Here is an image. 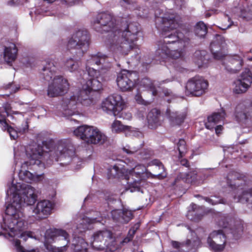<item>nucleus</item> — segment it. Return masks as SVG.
I'll return each mask as SVG.
<instances>
[{
    "instance_id": "f257e3e1",
    "label": "nucleus",
    "mask_w": 252,
    "mask_h": 252,
    "mask_svg": "<svg viewBox=\"0 0 252 252\" xmlns=\"http://www.w3.org/2000/svg\"><path fill=\"white\" fill-rule=\"evenodd\" d=\"M6 194L11 198L5 210L6 216L1 224V228L9 229L10 236H20L25 240L26 236L32 237L31 231H24L28 222L24 219L23 208L25 204L32 205L35 202L37 198L35 189L30 185L15 184L13 181L8 185Z\"/></svg>"
},
{
    "instance_id": "f03ea898",
    "label": "nucleus",
    "mask_w": 252,
    "mask_h": 252,
    "mask_svg": "<svg viewBox=\"0 0 252 252\" xmlns=\"http://www.w3.org/2000/svg\"><path fill=\"white\" fill-rule=\"evenodd\" d=\"M29 161L22 163L21 169L19 172L20 179L27 183L39 182L43 179V174L33 175L26 168L30 165H36L41 169L52 164L54 162L60 161V164L66 165L72 161L75 155V150L71 144L65 141L58 142L49 152H45L43 147L35 144L30 146L26 150Z\"/></svg>"
},
{
    "instance_id": "7ed1b4c3",
    "label": "nucleus",
    "mask_w": 252,
    "mask_h": 252,
    "mask_svg": "<svg viewBox=\"0 0 252 252\" xmlns=\"http://www.w3.org/2000/svg\"><path fill=\"white\" fill-rule=\"evenodd\" d=\"M174 14H166L163 17H158L156 22H160L159 28L162 30L163 38L158 42L156 56L159 58L167 57L176 59L182 57L185 48L189 44V38L182 32L176 31L180 24Z\"/></svg>"
},
{
    "instance_id": "20e7f679",
    "label": "nucleus",
    "mask_w": 252,
    "mask_h": 252,
    "mask_svg": "<svg viewBox=\"0 0 252 252\" xmlns=\"http://www.w3.org/2000/svg\"><path fill=\"white\" fill-rule=\"evenodd\" d=\"M140 31L138 23H129L126 28L117 30L110 34L108 40L109 49L116 56H123L128 54L134 47V42L137 39V34Z\"/></svg>"
},
{
    "instance_id": "39448f33",
    "label": "nucleus",
    "mask_w": 252,
    "mask_h": 252,
    "mask_svg": "<svg viewBox=\"0 0 252 252\" xmlns=\"http://www.w3.org/2000/svg\"><path fill=\"white\" fill-rule=\"evenodd\" d=\"M89 41V36L86 30H79L74 33L68 42L67 48L72 54L76 56L75 59L69 58L64 62L65 67L70 72L76 70L80 65L77 59L86 51Z\"/></svg>"
},
{
    "instance_id": "423d86ee",
    "label": "nucleus",
    "mask_w": 252,
    "mask_h": 252,
    "mask_svg": "<svg viewBox=\"0 0 252 252\" xmlns=\"http://www.w3.org/2000/svg\"><path fill=\"white\" fill-rule=\"evenodd\" d=\"M57 70L55 62L52 60L46 61L42 69V74L45 80L49 81L53 78L47 90V94L50 97L63 95L69 89V84L65 78L61 75H55Z\"/></svg>"
},
{
    "instance_id": "0eeeda50",
    "label": "nucleus",
    "mask_w": 252,
    "mask_h": 252,
    "mask_svg": "<svg viewBox=\"0 0 252 252\" xmlns=\"http://www.w3.org/2000/svg\"><path fill=\"white\" fill-rule=\"evenodd\" d=\"M80 103L84 105L89 106L94 103L92 98H90L87 91L82 90L73 92L72 94L63 98L62 107L64 110L63 114L65 117L77 115V110Z\"/></svg>"
},
{
    "instance_id": "6e6552de",
    "label": "nucleus",
    "mask_w": 252,
    "mask_h": 252,
    "mask_svg": "<svg viewBox=\"0 0 252 252\" xmlns=\"http://www.w3.org/2000/svg\"><path fill=\"white\" fill-rule=\"evenodd\" d=\"M125 102L122 96L118 94H114L108 96L103 101L101 107L104 111L107 113L113 115L115 116L123 117V113L120 112L125 108Z\"/></svg>"
},
{
    "instance_id": "1a4fd4ad",
    "label": "nucleus",
    "mask_w": 252,
    "mask_h": 252,
    "mask_svg": "<svg viewBox=\"0 0 252 252\" xmlns=\"http://www.w3.org/2000/svg\"><path fill=\"white\" fill-rule=\"evenodd\" d=\"M146 170V167L143 165H137L131 169L126 170L125 178L127 181L129 186L128 190L131 192L140 190L141 181L143 179V175Z\"/></svg>"
},
{
    "instance_id": "9d476101",
    "label": "nucleus",
    "mask_w": 252,
    "mask_h": 252,
    "mask_svg": "<svg viewBox=\"0 0 252 252\" xmlns=\"http://www.w3.org/2000/svg\"><path fill=\"white\" fill-rule=\"evenodd\" d=\"M94 28L98 32H108V38L107 44L109 47L108 40L110 34L117 30L118 27L114 26V22L113 16L109 13L103 12L97 15L93 24Z\"/></svg>"
},
{
    "instance_id": "9b49d317",
    "label": "nucleus",
    "mask_w": 252,
    "mask_h": 252,
    "mask_svg": "<svg viewBox=\"0 0 252 252\" xmlns=\"http://www.w3.org/2000/svg\"><path fill=\"white\" fill-rule=\"evenodd\" d=\"M107 72H100L97 71L94 68H89L88 74L89 78L86 82L87 90H83L87 91L88 94L90 97L91 91H97L102 89V83L105 81L107 77Z\"/></svg>"
},
{
    "instance_id": "f8f14e48",
    "label": "nucleus",
    "mask_w": 252,
    "mask_h": 252,
    "mask_svg": "<svg viewBox=\"0 0 252 252\" xmlns=\"http://www.w3.org/2000/svg\"><path fill=\"white\" fill-rule=\"evenodd\" d=\"M92 238V246L97 251H102L108 248L111 243L114 242L111 231L106 229L95 231L93 235Z\"/></svg>"
},
{
    "instance_id": "ddd939ff",
    "label": "nucleus",
    "mask_w": 252,
    "mask_h": 252,
    "mask_svg": "<svg viewBox=\"0 0 252 252\" xmlns=\"http://www.w3.org/2000/svg\"><path fill=\"white\" fill-rule=\"evenodd\" d=\"M234 119L247 127L252 126V102L247 105L244 102L238 104L234 112Z\"/></svg>"
},
{
    "instance_id": "4468645a",
    "label": "nucleus",
    "mask_w": 252,
    "mask_h": 252,
    "mask_svg": "<svg viewBox=\"0 0 252 252\" xmlns=\"http://www.w3.org/2000/svg\"><path fill=\"white\" fill-rule=\"evenodd\" d=\"M208 86L207 81L201 77L196 76L188 81L185 87V92L188 95L199 96L205 93Z\"/></svg>"
},
{
    "instance_id": "2eb2a0df",
    "label": "nucleus",
    "mask_w": 252,
    "mask_h": 252,
    "mask_svg": "<svg viewBox=\"0 0 252 252\" xmlns=\"http://www.w3.org/2000/svg\"><path fill=\"white\" fill-rule=\"evenodd\" d=\"M137 79L136 72L124 70L118 75L117 83L122 92H129L135 88Z\"/></svg>"
},
{
    "instance_id": "dca6fc26",
    "label": "nucleus",
    "mask_w": 252,
    "mask_h": 252,
    "mask_svg": "<svg viewBox=\"0 0 252 252\" xmlns=\"http://www.w3.org/2000/svg\"><path fill=\"white\" fill-rule=\"evenodd\" d=\"M45 239L48 242H58L62 241L64 243V246L55 248L56 252H63L65 251L69 242L68 233L62 229H50L46 231L45 235Z\"/></svg>"
},
{
    "instance_id": "f3484780",
    "label": "nucleus",
    "mask_w": 252,
    "mask_h": 252,
    "mask_svg": "<svg viewBox=\"0 0 252 252\" xmlns=\"http://www.w3.org/2000/svg\"><path fill=\"white\" fill-rule=\"evenodd\" d=\"M225 242V236L220 230L213 231L207 238V244L209 248L216 252L222 251Z\"/></svg>"
},
{
    "instance_id": "a211bd4d",
    "label": "nucleus",
    "mask_w": 252,
    "mask_h": 252,
    "mask_svg": "<svg viewBox=\"0 0 252 252\" xmlns=\"http://www.w3.org/2000/svg\"><path fill=\"white\" fill-rule=\"evenodd\" d=\"M94 65H101L98 71L100 72H108L111 68V64L108 61L107 56L100 53L91 56L87 60L86 63L87 71H88L89 68H92L91 66Z\"/></svg>"
},
{
    "instance_id": "6ab92c4d",
    "label": "nucleus",
    "mask_w": 252,
    "mask_h": 252,
    "mask_svg": "<svg viewBox=\"0 0 252 252\" xmlns=\"http://www.w3.org/2000/svg\"><path fill=\"white\" fill-rule=\"evenodd\" d=\"M53 204L48 200H40L32 208L33 216L37 220L47 218L52 213Z\"/></svg>"
},
{
    "instance_id": "aec40b11",
    "label": "nucleus",
    "mask_w": 252,
    "mask_h": 252,
    "mask_svg": "<svg viewBox=\"0 0 252 252\" xmlns=\"http://www.w3.org/2000/svg\"><path fill=\"white\" fill-rule=\"evenodd\" d=\"M252 83V73L249 69L246 68L242 73L241 78L235 82L233 92L237 94L244 93L247 91Z\"/></svg>"
},
{
    "instance_id": "412c9836",
    "label": "nucleus",
    "mask_w": 252,
    "mask_h": 252,
    "mask_svg": "<svg viewBox=\"0 0 252 252\" xmlns=\"http://www.w3.org/2000/svg\"><path fill=\"white\" fill-rule=\"evenodd\" d=\"M244 176L235 171L230 172L227 176V186L232 189H242L245 184Z\"/></svg>"
},
{
    "instance_id": "4be33fe9",
    "label": "nucleus",
    "mask_w": 252,
    "mask_h": 252,
    "mask_svg": "<svg viewBox=\"0 0 252 252\" xmlns=\"http://www.w3.org/2000/svg\"><path fill=\"white\" fill-rule=\"evenodd\" d=\"M242 63L243 61L241 57L234 55L225 58L223 65L226 70L233 73L237 72L241 69Z\"/></svg>"
},
{
    "instance_id": "5701e85b",
    "label": "nucleus",
    "mask_w": 252,
    "mask_h": 252,
    "mask_svg": "<svg viewBox=\"0 0 252 252\" xmlns=\"http://www.w3.org/2000/svg\"><path fill=\"white\" fill-rule=\"evenodd\" d=\"M225 45V40L224 38L220 35H217L210 44L211 50L214 58L217 60H220L223 57V54L220 50L223 48Z\"/></svg>"
},
{
    "instance_id": "b1692460",
    "label": "nucleus",
    "mask_w": 252,
    "mask_h": 252,
    "mask_svg": "<svg viewBox=\"0 0 252 252\" xmlns=\"http://www.w3.org/2000/svg\"><path fill=\"white\" fill-rule=\"evenodd\" d=\"M111 129L113 132L119 133L122 131H126V136L140 137L142 133L131 126H124L117 120H115L111 125Z\"/></svg>"
},
{
    "instance_id": "393cba45",
    "label": "nucleus",
    "mask_w": 252,
    "mask_h": 252,
    "mask_svg": "<svg viewBox=\"0 0 252 252\" xmlns=\"http://www.w3.org/2000/svg\"><path fill=\"white\" fill-rule=\"evenodd\" d=\"M86 143L91 144H102L107 139L105 134L102 133L97 128L93 126Z\"/></svg>"
},
{
    "instance_id": "a878e982",
    "label": "nucleus",
    "mask_w": 252,
    "mask_h": 252,
    "mask_svg": "<svg viewBox=\"0 0 252 252\" xmlns=\"http://www.w3.org/2000/svg\"><path fill=\"white\" fill-rule=\"evenodd\" d=\"M204 214V208L202 206L192 203L189 207L187 217L190 220L198 221L202 219Z\"/></svg>"
},
{
    "instance_id": "bb28decb",
    "label": "nucleus",
    "mask_w": 252,
    "mask_h": 252,
    "mask_svg": "<svg viewBox=\"0 0 252 252\" xmlns=\"http://www.w3.org/2000/svg\"><path fill=\"white\" fill-rule=\"evenodd\" d=\"M6 231H8V233L5 234V237L7 238L10 241L12 242V244L13 246L15 247L17 251L18 252H37L38 249H33L31 250H27L25 249L23 247H22L21 245V243L20 240L18 238H21V237L19 236H10L9 235V233L10 232V230L9 229L5 230ZM32 233V237H27L26 236L25 237V238H26V240H24L23 238H22V239H23L24 241H26L28 238H34L33 236V233Z\"/></svg>"
},
{
    "instance_id": "cd10ccee",
    "label": "nucleus",
    "mask_w": 252,
    "mask_h": 252,
    "mask_svg": "<svg viewBox=\"0 0 252 252\" xmlns=\"http://www.w3.org/2000/svg\"><path fill=\"white\" fill-rule=\"evenodd\" d=\"M225 116L224 110L222 109L219 112L213 113L208 117L207 122L205 123L206 127L209 129L214 128L216 125L224 120Z\"/></svg>"
},
{
    "instance_id": "c85d7f7f",
    "label": "nucleus",
    "mask_w": 252,
    "mask_h": 252,
    "mask_svg": "<svg viewBox=\"0 0 252 252\" xmlns=\"http://www.w3.org/2000/svg\"><path fill=\"white\" fill-rule=\"evenodd\" d=\"M101 220V218H98L97 217L90 218L86 217L83 218L81 222L76 226V229L74 231V233L76 234L82 233L89 228V226L90 224L97 222H100Z\"/></svg>"
},
{
    "instance_id": "c756f323",
    "label": "nucleus",
    "mask_w": 252,
    "mask_h": 252,
    "mask_svg": "<svg viewBox=\"0 0 252 252\" xmlns=\"http://www.w3.org/2000/svg\"><path fill=\"white\" fill-rule=\"evenodd\" d=\"M160 111L157 109H152L147 116L148 126L151 128H155L160 125Z\"/></svg>"
},
{
    "instance_id": "7c9ffc66",
    "label": "nucleus",
    "mask_w": 252,
    "mask_h": 252,
    "mask_svg": "<svg viewBox=\"0 0 252 252\" xmlns=\"http://www.w3.org/2000/svg\"><path fill=\"white\" fill-rule=\"evenodd\" d=\"M233 198L235 202L247 203L252 207V188L243 189L238 196L234 195Z\"/></svg>"
},
{
    "instance_id": "2f4dec72",
    "label": "nucleus",
    "mask_w": 252,
    "mask_h": 252,
    "mask_svg": "<svg viewBox=\"0 0 252 252\" xmlns=\"http://www.w3.org/2000/svg\"><path fill=\"white\" fill-rule=\"evenodd\" d=\"M166 113L173 126L181 125L186 117V114L185 112H171L169 109L167 110Z\"/></svg>"
},
{
    "instance_id": "473e14b6",
    "label": "nucleus",
    "mask_w": 252,
    "mask_h": 252,
    "mask_svg": "<svg viewBox=\"0 0 252 252\" xmlns=\"http://www.w3.org/2000/svg\"><path fill=\"white\" fill-rule=\"evenodd\" d=\"M191 239H188L185 243L186 247L190 252H195L200 245L201 241L196 233L191 231Z\"/></svg>"
},
{
    "instance_id": "72a5a7b5",
    "label": "nucleus",
    "mask_w": 252,
    "mask_h": 252,
    "mask_svg": "<svg viewBox=\"0 0 252 252\" xmlns=\"http://www.w3.org/2000/svg\"><path fill=\"white\" fill-rule=\"evenodd\" d=\"M70 247L75 252H87L88 244L81 237H74L72 241Z\"/></svg>"
},
{
    "instance_id": "f704fd0d",
    "label": "nucleus",
    "mask_w": 252,
    "mask_h": 252,
    "mask_svg": "<svg viewBox=\"0 0 252 252\" xmlns=\"http://www.w3.org/2000/svg\"><path fill=\"white\" fill-rule=\"evenodd\" d=\"M93 126L87 125H83L78 126L74 131V134L82 139L85 142L87 143V138L89 136Z\"/></svg>"
},
{
    "instance_id": "c9c22d12",
    "label": "nucleus",
    "mask_w": 252,
    "mask_h": 252,
    "mask_svg": "<svg viewBox=\"0 0 252 252\" xmlns=\"http://www.w3.org/2000/svg\"><path fill=\"white\" fill-rule=\"evenodd\" d=\"M17 50L14 44H11L9 46L5 47L3 52V58L8 63L13 62L16 57Z\"/></svg>"
},
{
    "instance_id": "e433bc0d",
    "label": "nucleus",
    "mask_w": 252,
    "mask_h": 252,
    "mask_svg": "<svg viewBox=\"0 0 252 252\" xmlns=\"http://www.w3.org/2000/svg\"><path fill=\"white\" fill-rule=\"evenodd\" d=\"M243 224L241 221H237L230 228V233L235 239L240 238L243 233Z\"/></svg>"
},
{
    "instance_id": "4c0bfd02",
    "label": "nucleus",
    "mask_w": 252,
    "mask_h": 252,
    "mask_svg": "<svg viewBox=\"0 0 252 252\" xmlns=\"http://www.w3.org/2000/svg\"><path fill=\"white\" fill-rule=\"evenodd\" d=\"M216 220L217 221L218 225L222 227L226 228L231 221V218L226 214H222L219 213L215 216Z\"/></svg>"
},
{
    "instance_id": "58836bf2",
    "label": "nucleus",
    "mask_w": 252,
    "mask_h": 252,
    "mask_svg": "<svg viewBox=\"0 0 252 252\" xmlns=\"http://www.w3.org/2000/svg\"><path fill=\"white\" fill-rule=\"evenodd\" d=\"M194 32L196 35L203 38L207 32V28L206 25L202 22H198L194 28Z\"/></svg>"
},
{
    "instance_id": "ea45409f",
    "label": "nucleus",
    "mask_w": 252,
    "mask_h": 252,
    "mask_svg": "<svg viewBox=\"0 0 252 252\" xmlns=\"http://www.w3.org/2000/svg\"><path fill=\"white\" fill-rule=\"evenodd\" d=\"M195 57L197 58L195 63L198 65L199 67L203 66L207 61L205 55V52L197 51L195 53Z\"/></svg>"
},
{
    "instance_id": "a19ab883",
    "label": "nucleus",
    "mask_w": 252,
    "mask_h": 252,
    "mask_svg": "<svg viewBox=\"0 0 252 252\" xmlns=\"http://www.w3.org/2000/svg\"><path fill=\"white\" fill-rule=\"evenodd\" d=\"M177 148L179 153V158L185 156L188 152L186 142L183 139H180L177 143Z\"/></svg>"
},
{
    "instance_id": "79ce46f5",
    "label": "nucleus",
    "mask_w": 252,
    "mask_h": 252,
    "mask_svg": "<svg viewBox=\"0 0 252 252\" xmlns=\"http://www.w3.org/2000/svg\"><path fill=\"white\" fill-rule=\"evenodd\" d=\"M141 85L145 88L149 89L152 92L153 95H156L157 94V91L155 88L154 83L148 78H144L141 82Z\"/></svg>"
},
{
    "instance_id": "37998d69",
    "label": "nucleus",
    "mask_w": 252,
    "mask_h": 252,
    "mask_svg": "<svg viewBox=\"0 0 252 252\" xmlns=\"http://www.w3.org/2000/svg\"><path fill=\"white\" fill-rule=\"evenodd\" d=\"M139 224L138 223L136 224L132 228H131L127 234V236L124 239V243H128L130 241L135 234L136 230L139 228Z\"/></svg>"
},
{
    "instance_id": "c03bdc74",
    "label": "nucleus",
    "mask_w": 252,
    "mask_h": 252,
    "mask_svg": "<svg viewBox=\"0 0 252 252\" xmlns=\"http://www.w3.org/2000/svg\"><path fill=\"white\" fill-rule=\"evenodd\" d=\"M204 199L206 201L212 205H216L219 203H225V201L223 199L220 198V197L216 196H212L210 198L205 197Z\"/></svg>"
},
{
    "instance_id": "a18cd8bd",
    "label": "nucleus",
    "mask_w": 252,
    "mask_h": 252,
    "mask_svg": "<svg viewBox=\"0 0 252 252\" xmlns=\"http://www.w3.org/2000/svg\"><path fill=\"white\" fill-rule=\"evenodd\" d=\"M123 212V210H120V209H115L111 211V216L112 219L116 221H122V218Z\"/></svg>"
},
{
    "instance_id": "49530a36",
    "label": "nucleus",
    "mask_w": 252,
    "mask_h": 252,
    "mask_svg": "<svg viewBox=\"0 0 252 252\" xmlns=\"http://www.w3.org/2000/svg\"><path fill=\"white\" fill-rule=\"evenodd\" d=\"M121 222H128L132 218V212L126 209H123Z\"/></svg>"
},
{
    "instance_id": "de8ad7c7",
    "label": "nucleus",
    "mask_w": 252,
    "mask_h": 252,
    "mask_svg": "<svg viewBox=\"0 0 252 252\" xmlns=\"http://www.w3.org/2000/svg\"><path fill=\"white\" fill-rule=\"evenodd\" d=\"M123 149V151L127 154L131 155L137 152L139 148L135 147H131L129 145H126V147H124Z\"/></svg>"
},
{
    "instance_id": "09e8293b",
    "label": "nucleus",
    "mask_w": 252,
    "mask_h": 252,
    "mask_svg": "<svg viewBox=\"0 0 252 252\" xmlns=\"http://www.w3.org/2000/svg\"><path fill=\"white\" fill-rule=\"evenodd\" d=\"M0 113L5 115V119L6 117L8 116L9 114L11 112V106L9 104H4L3 108H0Z\"/></svg>"
},
{
    "instance_id": "8fccbe9b",
    "label": "nucleus",
    "mask_w": 252,
    "mask_h": 252,
    "mask_svg": "<svg viewBox=\"0 0 252 252\" xmlns=\"http://www.w3.org/2000/svg\"><path fill=\"white\" fill-rule=\"evenodd\" d=\"M27 0H11L8 2V4L12 6V5H18L20 4H22L25 2L27 1Z\"/></svg>"
},
{
    "instance_id": "3c124183",
    "label": "nucleus",
    "mask_w": 252,
    "mask_h": 252,
    "mask_svg": "<svg viewBox=\"0 0 252 252\" xmlns=\"http://www.w3.org/2000/svg\"><path fill=\"white\" fill-rule=\"evenodd\" d=\"M171 244L173 248L176 249H179L185 247V243H180L177 241H172Z\"/></svg>"
},
{
    "instance_id": "603ef678",
    "label": "nucleus",
    "mask_w": 252,
    "mask_h": 252,
    "mask_svg": "<svg viewBox=\"0 0 252 252\" xmlns=\"http://www.w3.org/2000/svg\"><path fill=\"white\" fill-rule=\"evenodd\" d=\"M225 21H227L228 23L227 24L223 25L222 26V27L221 28L223 30H225L229 28L231 26L232 24L233 23L232 21H230V18L227 16H226L225 17Z\"/></svg>"
},
{
    "instance_id": "864d4df0",
    "label": "nucleus",
    "mask_w": 252,
    "mask_h": 252,
    "mask_svg": "<svg viewBox=\"0 0 252 252\" xmlns=\"http://www.w3.org/2000/svg\"><path fill=\"white\" fill-rule=\"evenodd\" d=\"M152 164L156 165V167H158L159 169L163 170L164 168L162 163L158 160L156 159L152 161Z\"/></svg>"
},
{
    "instance_id": "5fc2aeb1",
    "label": "nucleus",
    "mask_w": 252,
    "mask_h": 252,
    "mask_svg": "<svg viewBox=\"0 0 252 252\" xmlns=\"http://www.w3.org/2000/svg\"><path fill=\"white\" fill-rule=\"evenodd\" d=\"M135 99L136 101L139 104H143L144 100L142 98L141 96L137 94L135 96Z\"/></svg>"
},
{
    "instance_id": "6e6d98bb",
    "label": "nucleus",
    "mask_w": 252,
    "mask_h": 252,
    "mask_svg": "<svg viewBox=\"0 0 252 252\" xmlns=\"http://www.w3.org/2000/svg\"><path fill=\"white\" fill-rule=\"evenodd\" d=\"M181 164L185 166V167H189V163L187 159H182L180 160Z\"/></svg>"
},
{
    "instance_id": "4d7b16f0",
    "label": "nucleus",
    "mask_w": 252,
    "mask_h": 252,
    "mask_svg": "<svg viewBox=\"0 0 252 252\" xmlns=\"http://www.w3.org/2000/svg\"><path fill=\"white\" fill-rule=\"evenodd\" d=\"M221 130H222V126L221 125L217 126L215 127L216 133L218 135L221 133Z\"/></svg>"
},
{
    "instance_id": "13d9d810",
    "label": "nucleus",
    "mask_w": 252,
    "mask_h": 252,
    "mask_svg": "<svg viewBox=\"0 0 252 252\" xmlns=\"http://www.w3.org/2000/svg\"><path fill=\"white\" fill-rule=\"evenodd\" d=\"M166 176V174L165 173H160L155 175V176L157 177V178L158 179H163Z\"/></svg>"
},
{
    "instance_id": "bf43d9fd",
    "label": "nucleus",
    "mask_w": 252,
    "mask_h": 252,
    "mask_svg": "<svg viewBox=\"0 0 252 252\" xmlns=\"http://www.w3.org/2000/svg\"><path fill=\"white\" fill-rule=\"evenodd\" d=\"M132 3H133V1L130 0H123L122 1V4L125 6H126V5H129Z\"/></svg>"
},
{
    "instance_id": "052dcab7",
    "label": "nucleus",
    "mask_w": 252,
    "mask_h": 252,
    "mask_svg": "<svg viewBox=\"0 0 252 252\" xmlns=\"http://www.w3.org/2000/svg\"><path fill=\"white\" fill-rule=\"evenodd\" d=\"M163 93L165 96H170L172 94V92L167 89L163 90Z\"/></svg>"
},
{
    "instance_id": "680f3d73",
    "label": "nucleus",
    "mask_w": 252,
    "mask_h": 252,
    "mask_svg": "<svg viewBox=\"0 0 252 252\" xmlns=\"http://www.w3.org/2000/svg\"><path fill=\"white\" fill-rule=\"evenodd\" d=\"M175 3L177 5H179L181 7L183 6L185 3L184 0H176Z\"/></svg>"
},
{
    "instance_id": "e2e57ef3",
    "label": "nucleus",
    "mask_w": 252,
    "mask_h": 252,
    "mask_svg": "<svg viewBox=\"0 0 252 252\" xmlns=\"http://www.w3.org/2000/svg\"><path fill=\"white\" fill-rule=\"evenodd\" d=\"M124 118L125 119H129L131 118V115L130 113H128V114H126V117H125Z\"/></svg>"
},
{
    "instance_id": "0e129e2a",
    "label": "nucleus",
    "mask_w": 252,
    "mask_h": 252,
    "mask_svg": "<svg viewBox=\"0 0 252 252\" xmlns=\"http://www.w3.org/2000/svg\"><path fill=\"white\" fill-rule=\"evenodd\" d=\"M12 86V84L10 83L6 85V89H10L11 88Z\"/></svg>"
},
{
    "instance_id": "69168bd1",
    "label": "nucleus",
    "mask_w": 252,
    "mask_h": 252,
    "mask_svg": "<svg viewBox=\"0 0 252 252\" xmlns=\"http://www.w3.org/2000/svg\"><path fill=\"white\" fill-rule=\"evenodd\" d=\"M44 1H46L48 3H52L55 1L56 0H43Z\"/></svg>"
},
{
    "instance_id": "338daca9",
    "label": "nucleus",
    "mask_w": 252,
    "mask_h": 252,
    "mask_svg": "<svg viewBox=\"0 0 252 252\" xmlns=\"http://www.w3.org/2000/svg\"><path fill=\"white\" fill-rule=\"evenodd\" d=\"M113 168L116 171H117L119 170V167L115 165L113 166Z\"/></svg>"
},
{
    "instance_id": "774afa93",
    "label": "nucleus",
    "mask_w": 252,
    "mask_h": 252,
    "mask_svg": "<svg viewBox=\"0 0 252 252\" xmlns=\"http://www.w3.org/2000/svg\"><path fill=\"white\" fill-rule=\"evenodd\" d=\"M210 16H211V15H210V14L209 13H206V15H205L206 17H210Z\"/></svg>"
}]
</instances>
